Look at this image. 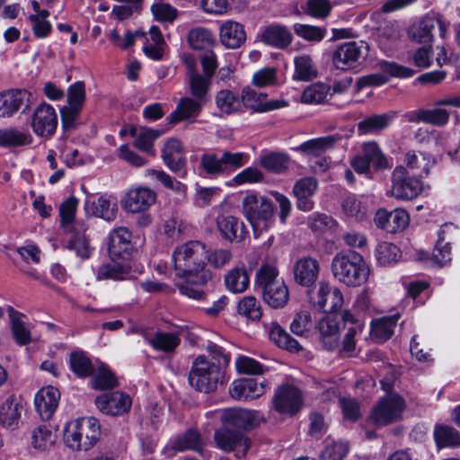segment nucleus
Listing matches in <instances>:
<instances>
[{
  "label": "nucleus",
  "instance_id": "nucleus-1",
  "mask_svg": "<svg viewBox=\"0 0 460 460\" xmlns=\"http://www.w3.org/2000/svg\"><path fill=\"white\" fill-rule=\"evenodd\" d=\"M223 422V427L217 429L214 440L218 448L225 452H235L240 458L246 455L251 442L243 430L252 426L257 412L246 409H230L217 411Z\"/></svg>",
  "mask_w": 460,
  "mask_h": 460
},
{
  "label": "nucleus",
  "instance_id": "nucleus-2",
  "mask_svg": "<svg viewBox=\"0 0 460 460\" xmlns=\"http://www.w3.org/2000/svg\"><path fill=\"white\" fill-rule=\"evenodd\" d=\"M207 248L199 241H189L175 248L172 261L176 274L194 285H205L212 274L207 268Z\"/></svg>",
  "mask_w": 460,
  "mask_h": 460
},
{
  "label": "nucleus",
  "instance_id": "nucleus-3",
  "mask_svg": "<svg viewBox=\"0 0 460 460\" xmlns=\"http://www.w3.org/2000/svg\"><path fill=\"white\" fill-rule=\"evenodd\" d=\"M333 277L348 287H360L369 276V268L363 256L357 252H339L332 261Z\"/></svg>",
  "mask_w": 460,
  "mask_h": 460
},
{
  "label": "nucleus",
  "instance_id": "nucleus-4",
  "mask_svg": "<svg viewBox=\"0 0 460 460\" xmlns=\"http://www.w3.org/2000/svg\"><path fill=\"white\" fill-rule=\"evenodd\" d=\"M242 212L252 226L255 238L269 231L275 223V208L266 196L247 194L242 201Z\"/></svg>",
  "mask_w": 460,
  "mask_h": 460
},
{
  "label": "nucleus",
  "instance_id": "nucleus-5",
  "mask_svg": "<svg viewBox=\"0 0 460 460\" xmlns=\"http://www.w3.org/2000/svg\"><path fill=\"white\" fill-rule=\"evenodd\" d=\"M221 367L215 362H210L205 356H199L192 363L189 373V383L197 391L210 393L223 382Z\"/></svg>",
  "mask_w": 460,
  "mask_h": 460
},
{
  "label": "nucleus",
  "instance_id": "nucleus-6",
  "mask_svg": "<svg viewBox=\"0 0 460 460\" xmlns=\"http://www.w3.org/2000/svg\"><path fill=\"white\" fill-rule=\"evenodd\" d=\"M369 53V45L364 40L347 41L339 44L332 54L336 69L347 71L361 66Z\"/></svg>",
  "mask_w": 460,
  "mask_h": 460
},
{
  "label": "nucleus",
  "instance_id": "nucleus-7",
  "mask_svg": "<svg viewBox=\"0 0 460 460\" xmlns=\"http://www.w3.org/2000/svg\"><path fill=\"white\" fill-rule=\"evenodd\" d=\"M406 409L405 400L398 394H389L379 399L370 413V420L376 426H387L402 419Z\"/></svg>",
  "mask_w": 460,
  "mask_h": 460
},
{
  "label": "nucleus",
  "instance_id": "nucleus-8",
  "mask_svg": "<svg viewBox=\"0 0 460 460\" xmlns=\"http://www.w3.org/2000/svg\"><path fill=\"white\" fill-rule=\"evenodd\" d=\"M434 109H420L408 115L410 122H424L438 127H443L449 121L450 112L442 107H460V96L440 99L434 103Z\"/></svg>",
  "mask_w": 460,
  "mask_h": 460
},
{
  "label": "nucleus",
  "instance_id": "nucleus-9",
  "mask_svg": "<svg viewBox=\"0 0 460 460\" xmlns=\"http://www.w3.org/2000/svg\"><path fill=\"white\" fill-rule=\"evenodd\" d=\"M423 189L422 182L416 177H411L407 169L396 166L392 172V196L397 199L410 200L418 197Z\"/></svg>",
  "mask_w": 460,
  "mask_h": 460
},
{
  "label": "nucleus",
  "instance_id": "nucleus-10",
  "mask_svg": "<svg viewBox=\"0 0 460 460\" xmlns=\"http://www.w3.org/2000/svg\"><path fill=\"white\" fill-rule=\"evenodd\" d=\"M448 25L438 15H426L414 22L409 29V38L417 43H429L433 40V31L438 28L439 36L445 38Z\"/></svg>",
  "mask_w": 460,
  "mask_h": 460
},
{
  "label": "nucleus",
  "instance_id": "nucleus-11",
  "mask_svg": "<svg viewBox=\"0 0 460 460\" xmlns=\"http://www.w3.org/2000/svg\"><path fill=\"white\" fill-rule=\"evenodd\" d=\"M303 399L298 388L291 385H285L278 388L272 398V405L280 414L292 416L302 407Z\"/></svg>",
  "mask_w": 460,
  "mask_h": 460
},
{
  "label": "nucleus",
  "instance_id": "nucleus-12",
  "mask_svg": "<svg viewBox=\"0 0 460 460\" xmlns=\"http://www.w3.org/2000/svg\"><path fill=\"white\" fill-rule=\"evenodd\" d=\"M31 127L37 136L51 137L58 127V115L55 109L48 103L39 105L33 112Z\"/></svg>",
  "mask_w": 460,
  "mask_h": 460
},
{
  "label": "nucleus",
  "instance_id": "nucleus-13",
  "mask_svg": "<svg viewBox=\"0 0 460 460\" xmlns=\"http://www.w3.org/2000/svg\"><path fill=\"white\" fill-rule=\"evenodd\" d=\"M142 272V269H133L129 263L117 261L111 259V261L102 264L96 270L97 280L122 281L136 279Z\"/></svg>",
  "mask_w": 460,
  "mask_h": 460
},
{
  "label": "nucleus",
  "instance_id": "nucleus-14",
  "mask_svg": "<svg viewBox=\"0 0 460 460\" xmlns=\"http://www.w3.org/2000/svg\"><path fill=\"white\" fill-rule=\"evenodd\" d=\"M374 221L378 228L394 234L403 231L409 226L410 216L402 208H395L392 211L380 208L376 212Z\"/></svg>",
  "mask_w": 460,
  "mask_h": 460
},
{
  "label": "nucleus",
  "instance_id": "nucleus-15",
  "mask_svg": "<svg viewBox=\"0 0 460 460\" xmlns=\"http://www.w3.org/2000/svg\"><path fill=\"white\" fill-rule=\"evenodd\" d=\"M95 403L102 413L118 416L129 411L132 400L127 394L117 391L99 395L95 400Z\"/></svg>",
  "mask_w": 460,
  "mask_h": 460
},
{
  "label": "nucleus",
  "instance_id": "nucleus-16",
  "mask_svg": "<svg viewBox=\"0 0 460 460\" xmlns=\"http://www.w3.org/2000/svg\"><path fill=\"white\" fill-rule=\"evenodd\" d=\"M156 200L154 190L138 187L128 190L121 200L122 208L128 213H141L147 210Z\"/></svg>",
  "mask_w": 460,
  "mask_h": 460
},
{
  "label": "nucleus",
  "instance_id": "nucleus-17",
  "mask_svg": "<svg viewBox=\"0 0 460 460\" xmlns=\"http://www.w3.org/2000/svg\"><path fill=\"white\" fill-rule=\"evenodd\" d=\"M132 234L124 226L112 229L108 235V252L112 260L124 259L132 251Z\"/></svg>",
  "mask_w": 460,
  "mask_h": 460
},
{
  "label": "nucleus",
  "instance_id": "nucleus-18",
  "mask_svg": "<svg viewBox=\"0 0 460 460\" xmlns=\"http://www.w3.org/2000/svg\"><path fill=\"white\" fill-rule=\"evenodd\" d=\"M31 93L23 89H12L0 93V117L9 118L22 107L28 108Z\"/></svg>",
  "mask_w": 460,
  "mask_h": 460
},
{
  "label": "nucleus",
  "instance_id": "nucleus-19",
  "mask_svg": "<svg viewBox=\"0 0 460 460\" xmlns=\"http://www.w3.org/2000/svg\"><path fill=\"white\" fill-rule=\"evenodd\" d=\"M60 399L59 391L51 385L42 387L34 397L37 412L43 420L51 419Z\"/></svg>",
  "mask_w": 460,
  "mask_h": 460
},
{
  "label": "nucleus",
  "instance_id": "nucleus-20",
  "mask_svg": "<svg viewBox=\"0 0 460 460\" xmlns=\"http://www.w3.org/2000/svg\"><path fill=\"white\" fill-rule=\"evenodd\" d=\"M318 188L317 181L313 177H305L298 180L293 187V194L296 199V208L304 212L314 209L313 197Z\"/></svg>",
  "mask_w": 460,
  "mask_h": 460
},
{
  "label": "nucleus",
  "instance_id": "nucleus-21",
  "mask_svg": "<svg viewBox=\"0 0 460 460\" xmlns=\"http://www.w3.org/2000/svg\"><path fill=\"white\" fill-rule=\"evenodd\" d=\"M267 95L257 91L245 87L242 91V100H243V110L251 109L257 112H266L274 111L287 105L283 100L267 101Z\"/></svg>",
  "mask_w": 460,
  "mask_h": 460
},
{
  "label": "nucleus",
  "instance_id": "nucleus-22",
  "mask_svg": "<svg viewBox=\"0 0 460 460\" xmlns=\"http://www.w3.org/2000/svg\"><path fill=\"white\" fill-rule=\"evenodd\" d=\"M162 159L165 165L172 172H178L181 177L186 174V159L182 152L181 143L175 138L168 140L162 152Z\"/></svg>",
  "mask_w": 460,
  "mask_h": 460
},
{
  "label": "nucleus",
  "instance_id": "nucleus-23",
  "mask_svg": "<svg viewBox=\"0 0 460 460\" xmlns=\"http://www.w3.org/2000/svg\"><path fill=\"white\" fill-rule=\"evenodd\" d=\"M318 309L325 312H335L343 304V296L338 288L321 282L317 291V300L314 301Z\"/></svg>",
  "mask_w": 460,
  "mask_h": 460
},
{
  "label": "nucleus",
  "instance_id": "nucleus-24",
  "mask_svg": "<svg viewBox=\"0 0 460 460\" xmlns=\"http://www.w3.org/2000/svg\"><path fill=\"white\" fill-rule=\"evenodd\" d=\"M320 266L317 260L303 257L294 266V277L296 283L304 287H311L316 281Z\"/></svg>",
  "mask_w": 460,
  "mask_h": 460
},
{
  "label": "nucleus",
  "instance_id": "nucleus-25",
  "mask_svg": "<svg viewBox=\"0 0 460 460\" xmlns=\"http://www.w3.org/2000/svg\"><path fill=\"white\" fill-rule=\"evenodd\" d=\"M84 207L87 212L105 221L111 222L117 217L118 205L111 196H100L93 201H86Z\"/></svg>",
  "mask_w": 460,
  "mask_h": 460
},
{
  "label": "nucleus",
  "instance_id": "nucleus-26",
  "mask_svg": "<svg viewBox=\"0 0 460 460\" xmlns=\"http://www.w3.org/2000/svg\"><path fill=\"white\" fill-rule=\"evenodd\" d=\"M245 39V31L241 23L232 20L221 23L219 27V40L226 49L241 47L244 43Z\"/></svg>",
  "mask_w": 460,
  "mask_h": 460
},
{
  "label": "nucleus",
  "instance_id": "nucleus-27",
  "mask_svg": "<svg viewBox=\"0 0 460 460\" xmlns=\"http://www.w3.org/2000/svg\"><path fill=\"white\" fill-rule=\"evenodd\" d=\"M189 87L191 95L206 102V97L209 90L210 79L204 77L195 69V61L189 58L186 59Z\"/></svg>",
  "mask_w": 460,
  "mask_h": 460
},
{
  "label": "nucleus",
  "instance_id": "nucleus-28",
  "mask_svg": "<svg viewBox=\"0 0 460 460\" xmlns=\"http://www.w3.org/2000/svg\"><path fill=\"white\" fill-rule=\"evenodd\" d=\"M261 40L266 45L276 49H285L292 42L290 31L280 24H271L260 34Z\"/></svg>",
  "mask_w": 460,
  "mask_h": 460
},
{
  "label": "nucleus",
  "instance_id": "nucleus-29",
  "mask_svg": "<svg viewBox=\"0 0 460 460\" xmlns=\"http://www.w3.org/2000/svg\"><path fill=\"white\" fill-rule=\"evenodd\" d=\"M7 314L10 320L11 331L15 342L24 346L31 341V331L25 322L26 315L16 311L12 306L7 307Z\"/></svg>",
  "mask_w": 460,
  "mask_h": 460
},
{
  "label": "nucleus",
  "instance_id": "nucleus-30",
  "mask_svg": "<svg viewBox=\"0 0 460 460\" xmlns=\"http://www.w3.org/2000/svg\"><path fill=\"white\" fill-rule=\"evenodd\" d=\"M217 108L221 113L231 115L243 112V100L242 93L228 89H223L217 93L215 96Z\"/></svg>",
  "mask_w": 460,
  "mask_h": 460
},
{
  "label": "nucleus",
  "instance_id": "nucleus-31",
  "mask_svg": "<svg viewBox=\"0 0 460 460\" xmlns=\"http://www.w3.org/2000/svg\"><path fill=\"white\" fill-rule=\"evenodd\" d=\"M264 393L262 384H258L254 379H239L233 382L230 387V394L234 399L249 401L260 397Z\"/></svg>",
  "mask_w": 460,
  "mask_h": 460
},
{
  "label": "nucleus",
  "instance_id": "nucleus-32",
  "mask_svg": "<svg viewBox=\"0 0 460 460\" xmlns=\"http://www.w3.org/2000/svg\"><path fill=\"white\" fill-rule=\"evenodd\" d=\"M22 406L17 399L11 395L0 405V425L13 430L19 426Z\"/></svg>",
  "mask_w": 460,
  "mask_h": 460
},
{
  "label": "nucleus",
  "instance_id": "nucleus-33",
  "mask_svg": "<svg viewBox=\"0 0 460 460\" xmlns=\"http://www.w3.org/2000/svg\"><path fill=\"white\" fill-rule=\"evenodd\" d=\"M204 447V439L199 432L193 429H190L186 432L178 435L172 442V448L178 452L191 450L201 454Z\"/></svg>",
  "mask_w": 460,
  "mask_h": 460
},
{
  "label": "nucleus",
  "instance_id": "nucleus-34",
  "mask_svg": "<svg viewBox=\"0 0 460 460\" xmlns=\"http://www.w3.org/2000/svg\"><path fill=\"white\" fill-rule=\"evenodd\" d=\"M204 103L205 102L196 98H181L179 101L174 111H172L170 115L171 122L177 123L181 120L198 116Z\"/></svg>",
  "mask_w": 460,
  "mask_h": 460
},
{
  "label": "nucleus",
  "instance_id": "nucleus-35",
  "mask_svg": "<svg viewBox=\"0 0 460 460\" xmlns=\"http://www.w3.org/2000/svg\"><path fill=\"white\" fill-rule=\"evenodd\" d=\"M433 438L438 448L456 447L460 445V434L445 423H436L433 430Z\"/></svg>",
  "mask_w": 460,
  "mask_h": 460
},
{
  "label": "nucleus",
  "instance_id": "nucleus-36",
  "mask_svg": "<svg viewBox=\"0 0 460 460\" xmlns=\"http://www.w3.org/2000/svg\"><path fill=\"white\" fill-rule=\"evenodd\" d=\"M266 328L270 341L278 347L290 352H298L302 349L298 341L282 329L278 323L272 322Z\"/></svg>",
  "mask_w": 460,
  "mask_h": 460
},
{
  "label": "nucleus",
  "instance_id": "nucleus-37",
  "mask_svg": "<svg viewBox=\"0 0 460 460\" xmlns=\"http://www.w3.org/2000/svg\"><path fill=\"white\" fill-rule=\"evenodd\" d=\"M129 135L135 138L134 146L138 150L155 155L154 142L161 136V132L148 128H132Z\"/></svg>",
  "mask_w": 460,
  "mask_h": 460
},
{
  "label": "nucleus",
  "instance_id": "nucleus-38",
  "mask_svg": "<svg viewBox=\"0 0 460 460\" xmlns=\"http://www.w3.org/2000/svg\"><path fill=\"white\" fill-rule=\"evenodd\" d=\"M77 420L84 438L83 450L87 451L99 440L101 425L99 420L93 417H83L77 419Z\"/></svg>",
  "mask_w": 460,
  "mask_h": 460
},
{
  "label": "nucleus",
  "instance_id": "nucleus-39",
  "mask_svg": "<svg viewBox=\"0 0 460 460\" xmlns=\"http://www.w3.org/2000/svg\"><path fill=\"white\" fill-rule=\"evenodd\" d=\"M394 118V112L369 116L358 122V133L361 135L379 133L390 125Z\"/></svg>",
  "mask_w": 460,
  "mask_h": 460
},
{
  "label": "nucleus",
  "instance_id": "nucleus-40",
  "mask_svg": "<svg viewBox=\"0 0 460 460\" xmlns=\"http://www.w3.org/2000/svg\"><path fill=\"white\" fill-rule=\"evenodd\" d=\"M322 343L327 350L338 347L339 323L335 318L323 317L318 323Z\"/></svg>",
  "mask_w": 460,
  "mask_h": 460
},
{
  "label": "nucleus",
  "instance_id": "nucleus-41",
  "mask_svg": "<svg viewBox=\"0 0 460 460\" xmlns=\"http://www.w3.org/2000/svg\"><path fill=\"white\" fill-rule=\"evenodd\" d=\"M263 300L272 308H282L288 301L289 293L284 280L274 282L262 291Z\"/></svg>",
  "mask_w": 460,
  "mask_h": 460
},
{
  "label": "nucleus",
  "instance_id": "nucleus-42",
  "mask_svg": "<svg viewBox=\"0 0 460 460\" xmlns=\"http://www.w3.org/2000/svg\"><path fill=\"white\" fill-rule=\"evenodd\" d=\"M31 142L32 137L26 130H20L13 127L0 129V146H22L30 145Z\"/></svg>",
  "mask_w": 460,
  "mask_h": 460
},
{
  "label": "nucleus",
  "instance_id": "nucleus-43",
  "mask_svg": "<svg viewBox=\"0 0 460 460\" xmlns=\"http://www.w3.org/2000/svg\"><path fill=\"white\" fill-rule=\"evenodd\" d=\"M398 318L399 315L394 314L374 321L371 326L372 339L377 342L387 341L394 333Z\"/></svg>",
  "mask_w": 460,
  "mask_h": 460
},
{
  "label": "nucleus",
  "instance_id": "nucleus-44",
  "mask_svg": "<svg viewBox=\"0 0 460 460\" xmlns=\"http://www.w3.org/2000/svg\"><path fill=\"white\" fill-rule=\"evenodd\" d=\"M148 343L155 350L172 353L180 345L181 339L174 332H156L152 338L148 339Z\"/></svg>",
  "mask_w": 460,
  "mask_h": 460
},
{
  "label": "nucleus",
  "instance_id": "nucleus-45",
  "mask_svg": "<svg viewBox=\"0 0 460 460\" xmlns=\"http://www.w3.org/2000/svg\"><path fill=\"white\" fill-rule=\"evenodd\" d=\"M405 163L408 168L411 170H420V176H427L429 168L435 164V160L427 153H416L409 151L405 155Z\"/></svg>",
  "mask_w": 460,
  "mask_h": 460
},
{
  "label": "nucleus",
  "instance_id": "nucleus-46",
  "mask_svg": "<svg viewBox=\"0 0 460 460\" xmlns=\"http://www.w3.org/2000/svg\"><path fill=\"white\" fill-rule=\"evenodd\" d=\"M361 155L377 170L388 167V161L385 155L375 141L364 143L361 147Z\"/></svg>",
  "mask_w": 460,
  "mask_h": 460
},
{
  "label": "nucleus",
  "instance_id": "nucleus-47",
  "mask_svg": "<svg viewBox=\"0 0 460 460\" xmlns=\"http://www.w3.org/2000/svg\"><path fill=\"white\" fill-rule=\"evenodd\" d=\"M249 276L245 269L234 268L225 277L227 289L233 293H242L249 286Z\"/></svg>",
  "mask_w": 460,
  "mask_h": 460
},
{
  "label": "nucleus",
  "instance_id": "nucleus-48",
  "mask_svg": "<svg viewBox=\"0 0 460 460\" xmlns=\"http://www.w3.org/2000/svg\"><path fill=\"white\" fill-rule=\"evenodd\" d=\"M57 435L53 429L47 425L36 428L31 435V445L39 450H48L54 446Z\"/></svg>",
  "mask_w": 460,
  "mask_h": 460
},
{
  "label": "nucleus",
  "instance_id": "nucleus-49",
  "mask_svg": "<svg viewBox=\"0 0 460 460\" xmlns=\"http://www.w3.org/2000/svg\"><path fill=\"white\" fill-rule=\"evenodd\" d=\"M336 141L337 138L333 136L314 138L304 142L296 149L307 155L318 156L322 153L332 148Z\"/></svg>",
  "mask_w": 460,
  "mask_h": 460
},
{
  "label": "nucleus",
  "instance_id": "nucleus-50",
  "mask_svg": "<svg viewBox=\"0 0 460 460\" xmlns=\"http://www.w3.org/2000/svg\"><path fill=\"white\" fill-rule=\"evenodd\" d=\"M375 256L380 265L388 266L396 263L400 260L401 252L395 244L382 242L376 245Z\"/></svg>",
  "mask_w": 460,
  "mask_h": 460
},
{
  "label": "nucleus",
  "instance_id": "nucleus-51",
  "mask_svg": "<svg viewBox=\"0 0 460 460\" xmlns=\"http://www.w3.org/2000/svg\"><path fill=\"white\" fill-rule=\"evenodd\" d=\"M216 40L210 30L197 27L189 31L188 42L191 49L200 50L212 46Z\"/></svg>",
  "mask_w": 460,
  "mask_h": 460
},
{
  "label": "nucleus",
  "instance_id": "nucleus-52",
  "mask_svg": "<svg viewBox=\"0 0 460 460\" xmlns=\"http://www.w3.org/2000/svg\"><path fill=\"white\" fill-rule=\"evenodd\" d=\"M260 164L269 172L280 173L288 169L289 156L284 153H269L260 157Z\"/></svg>",
  "mask_w": 460,
  "mask_h": 460
},
{
  "label": "nucleus",
  "instance_id": "nucleus-53",
  "mask_svg": "<svg viewBox=\"0 0 460 460\" xmlns=\"http://www.w3.org/2000/svg\"><path fill=\"white\" fill-rule=\"evenodd\" d=\"M70 369L79 377H87L93 373L91 359L84 351H74L69 357Z\"/></svg>",
  "mask_w": 460,
  "mask_h": 460
},
{
  "label": "nucleus",
  "instance_id": "nucleus-54",
  "mask_svg": "<svg viewBox=\"0 0 460 460\" xmlns=\"http://www.w3.org/2000/svg\"><path fill=\"white\" fill-rule=\"evenodd\" d=\"M294 79L300 81H308L317 75V70L313 64L312 58L308 55H301L295 58Z\"/></svg>",
  "mask_w": 460,
  "mask_h": 460
},
{
  "label": "nucleus",
  "instance_id": "nucleus-55",
  "mask_svg": "<svg viewBox=\"0 0 460 460\" xmlns=\"http://www.w3.org/2000/svg\"><path fill=\"white\" fill-rule=\"evenodd\" d=\"M218 228L225 238L230 241L243 237L244 233L243 223L233 216H227L219 220Z\"/></svg>",
  "mask_w": 460,
  "mask_h": 460
},
{
  "label": "nucleus",
  "instance_id": "nucleus-56",
  "mask_svg": "<svg viewBox=\"0 0 460 460\" xmlns=\"http://www.w3.org/2000/svg\"><path fill=\"white\" fill-rule=\"evenodd\" d=\"M237 312L240 315L251 321H259L262 315L260 302L252 296H244L239 301Z\"/></svg>",
  "mask_w": 460,
  "mask_h": 460
},
{
  "label": "nucleus",
  "instance_id": "nucleus-57",
  "mask_svg": "<svg viewBox=\"0 0 460 460\" xmlns=\"http://www.w3.org/2000/svg\"><path fill=\"white\" fill-rule=\"evenodd\" d=\"M307 226L313 232L323 234L333 230L337 221L326 214L314 212L307 217Z\"/></svg>",
  "mask_w": 460,
  "mask_h": 460
},
{
  "label": "nucleus",
  "instance_id": "nucleus-58",
  "mask_svg": "<svg viewBox=\"0 0 460 460\" xmlns=\"http://www.w3.org/2000/svg\"><path fill=\"white\" fill-rule=\"evenodd\" d=\"M66 248L74 252L82 260L89 259L93 252L90 245L88 237L85 234L72 235L66 243Z\"/></svg>",
  "mask_w": 460,
  "mask_h": 460
},
{
  "label": "nucleus",
  "instance_id": "nucleus-59",
  "mask_svg": "<svg viewBox=\"0 0 460 460\" xmlns=\"http://www.w3.org/2000/svg\"><path fill=\"white\" fill-rule=\"evenodd\" d=\"M294 31L298 37L314 42L322 41L327 34V30L324 27L302 23L294 24Z\"/></svg>",
  "mask_w": 460,
  "mask_h": 460
},
{
  "label": "nucleus",
  "instance_id": "nucleus-60",
  "mask_svg": "<svg viewBox=\"0 0 460 460\" xmlns=\"http://www.w3.org/2000/svg\"><path fill=\"white\" fill-rule=\"evenodd\" d=\"M329 93V87L324 84H314L307 86L301 96L304 103L317 104L323 102Z\"/></svg>",
  "mask_w": 460,
  "mask_h": 460
},
{
  "label": "nucleus",
  "instance_id": "nucleus-61",
  "mask_svg": "<svg viewBox=\"0 0 460 460\" xmlns=\"http://www.w3.org/2000/svg\"><path fill=\"white\" fill-rule=\"evenodd\" d=\"M64 439L68 447L73 450H83L84 438L79 429L78 420L68 422L65 428Z\"/></svg>",
  "mask_w": 460,
  "mask_h": 460
},
{
  "label": "nucleus",
  "instance_id": "nucleus-62",
  "mask_svg": "<svg viewBox=\"0 0 460 460\" xmlns=\"http://www.w3.org/2000/svg\"><path fill=\"white\" fill-rule=\"evenodd\" d=\"M222 155L215 153H206L201 155L200 164L205 172L211 176L225 174Z\"/></svg>",
  "mask_w": 460,
  "mask_h": 460
},
{
  "label": "nucleus",
  "instance_id": "nucleus-63",
  "mask_svg": "<svg viewBox=\"0 0 460 460\" xmlns=\"http://www.w3.org/2000/svg\"><path fill=\"white\" fill-rule=\"evenodd\" d=\"M401 37V30L396 23H386L377 29L376 38L379 44L388 48Z\"/></svg>",
  "mask_w": 460,
  "mask_h": 460
},
{
  "label": "nucleus",
  "instance_id": "nucleus-64",
  "mask_svg": "<svg viewBox=\"0 0 460 460\" xmlns=\"http://www.w3.org/2000/svg\"><path fill=\"white\" fill-rule=\"evenodd\" d=\"M93 382L94 388L100 390L111 389L118 385L114 374L105 366L98 367Z\"/></svg>",
  "mask_w": 460,
  "mask_h": 460
}]
</instances>
